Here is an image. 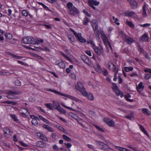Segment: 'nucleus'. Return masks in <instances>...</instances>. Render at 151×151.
<instances>
[{
  "mask_svg": "<svg viewBox=\"0 0 151 151\" xmlns=\"http://www.w3.org/2000/svg\"><path fill=\"white\" fill-rule=\"evenodd\" d=\"M91 44L93 45V48L98 55H100L101 54L104 53V49L102 46H101L100 48H99L97 46H96L94 43L91 42Z\"/></svg>",
  "mask_w": 151,
  "mask_h": 151,
  "instance_id": "4",
  "label": "nucleus"
},
{
  "mask_svg": "<svg viewBox=\"0 0 151 151\" xmlns=\"http://www.w3.org/2000/svg\"><path fill=\"white\" fill-rule=\"evenodd\" d=\"M63 138L66 141H71V139L70 137L65 134H63Z\"/></svg>",
  "mask_w": 151,
  "mask_h": 151,
  "instance_id": "52",
  "label": "nucleus"
},
{
  "mask_svg": "<svg viewBox=\"0 0 151 151\" xmlns=\"http://www.w3.org/2000/svg\"><path fill=\"white\" fill-rule=\"evenodd\" d=\"M106 144V145H107V149H109L110 150H113V148L114 147V146H116L109 141L107 142Z\"/></svg>",
  "mask_w": 151,
  "mask_h": 151,
  "instance_id": "24",
  "label": "nucleus"
},
{
  "mask_svg": "<svg viewBox=\"0 0 151 151\" xmlns=\"http://www.w3.org/2000/svg\"><path fill=\"white\" fill-rule=\"evenodd\" d=\"M101 36V37L103 42L106 47L109 45L111 50H112V47L110 42L109 41L106 35L103 31L100 32Z\"/></svg>",
  "mask_w": 151,
  "mask_h": 151,
  "instance_id": "3",
  "label": "nucleus"
},
{
  "mask_svg": "<svg viewBox=\"0 0 151 151\" xmlns=\"http://www.w3.org/2000/svg\"><path fill=\"white\" fill-rule=\"evenodd\" d=\"M126 23L130 27L132 28L134 27V25L130 21L127 20L126 21Z\"/></svg>",
  "mask_w": 151,
  "mask_h": 151,
  "instance_id": "46",
  "label": "nucleus"
},
{
  "mask_svg": "<svg viewBox=\"0 0 151 151\" xmlns=\"http://www.w3.org/2000/svg\"><path fill=\"white\" fill-rule=\"evenodd\" d=\"M58 129L60 130L63 131V132H64L65 133H67L66 131L64 128H63L62 127L59 126H58Z\"/></svg>",
  "mask_w": 151,
  "mask_h": 151,
  "instance_id": "53",
  "label": "nucleus"
},
{
  "mask_svg": "<svg viewBox=\"0 0 151 151\" xmlns=\"http://www.w3.org/2000/svg\"><path fill=\"white\" fill-rule=\"evenodd\" d=\"M75 89L78 91H79L82 94V93H84L85 91V89L83 87V84L81 82H78L77 85L75 86Z\"/></svg>",
  "mask_w": 151,
  "mask_h": 151,
  "instance_id": "8",
  "label": "nucleus"
},
{
  "mask_svg": "<svg viewBox=\"0 0 151 151\" xmlns=\"http://www.w3.org/2000/svg\"><path fill=\"white\" fill-rule=\"evenodd\" d=\"M10 55L13 58L17 59H20L22 58V57L21 56L14 55L13 54H12L11 53H10Z\"/></svg>",
  "mask_w": 151,
  "mask_h": 151,
  "instance_id": "58",
  "label": "nucleus"
},
{
  "mask_svg": "<svg viewBox=\"0 0 151 151\" xmlns=\"http://www.w3.org/2000/svg\"><path fill=\"white\" fill-rule=\"evenodd\" d=\"M94 127L97 129L98 131L99 132H104V130L102 129L99 127V126L96 125L94 124L93 125Z\"/></svg>",
  "mask_w": 151,
  "mask_h": 151,
  "instance_id": "49",
  "label": "nucleus"
},
{
  "mask_svg": "<svg viewBox=\"0 0 151 151\" xmlns=\"http://www.w3.org/2000/svg\"><path fill=\"white\" fill-rule=\"evenodd\" d=\"M102 73L105 76H107L108 75V72L106 68H103Z\"/></svg>",
  "mask_w": 151,
  "mask_h": 151,
  "instance_id": "54",
  "label": "nucleus"
},
{
  "mask_svg": "<svg viewBox=\"0 0 151 151\" xmlns=\"http://www.w3.org/2000/svg\"><path fill=\"white\" fill-rule=\"evenodd\" d=\"M147 8L146 7V6L145 5L143 6V9L142 11V16L144 17H146L147 16L146 13V10Z\"/></svg>",
  "mask_w": 151,
  "mask_h": 151,
  "instance_id": "35",
  "label": "nucleus"
},
{
  "mask_svg": "<svg viewBox=\"0 0 151 151\" xmlns=\"http://www.w3.org/2000/svg\"><path fill=\"white\" fill-rule=\"evenodd\" d=\"M112 88L116 95L119 94L120 91L119 90L118 87L115 83H112Z\"/></svg>",
  "mask_w": 151,
  "mask_h": 151,
  "instance_id": "22",
  "label": "nucleus"
},
{
  "mask_svg": "<svg viewBox=\"0 0 151 151\" xmlns=\"http://www.w3.org/2000/svg\"><path fill=\"white\" fill-rule=\"evenodd\" d=\"M4 134L6 136L9 135L10 134V130L7 128H5L3 129Z\"/></svg>",
  "mask_w": 151,
  "mask_h": 151,
  "instance_id": "37",
  "label": "nucleus"
},
{
  "mask_svg": "<svg viewBox=\"0 0 151 151\" xmlns=\"http://www.w3.org/2000/svg\"><path fill=\"white\" fill-rule=\"evenodd\" d=\"M52 105L53 109H54L57 110L60 106L59 102L55 101H53Z\"/></svg>",
  "mask_w": 151,
  "mask_h": 151,
  "instance_id": "25",
  "label": "nucleus"
},
{
  "mask_svg": "<svg viewBox=\"0 0 151 151\" xmlns=\"http://www.w3.org/2000/svg\"><path fill=\"white\" fill-rule=\"evenodd\" d=\"M81 58L83 61L86 64L89 65L91 64L92 63L91 62L89 61V60L87 58L86 56L84 55H82Z\"/></svg>",
  "mask_w": 151,
  "mask_h": 151,
  "instance_id": "23",
  "label": "nucleus"
},
{
  "mask_svg": "<svg viewBox=\"0 0 151 151\" xmlns=\"http://www.w3.org/2000/svg\"><path fill=\"white\" fill-rule=\"evenodd\" d=\"M67 6L69 10V12L70 14L74 15L78 13V11L76 8L73 6V4L71 2H69L67 4Z\"/></svg>",
  "mask_w": 151,
  "mask_h": 151,
  "instance_id": "1",
  "label": "nucleus"
},
{
  "mask_svg": "<svg viewBox=\"0 0 151 151\" xmlns=\"http://www.w3.org/2000/svg\"><path fill=\"white\" fill-rule=\"evenodd\" d=\"M20 144L23 146L25 147H28L29 146V145L24 143V142H23L22 141H20L19 142Z\"/></svg>",
  "mask_w": 151,
  "mask_h": 151,
  "instance_id": "61",
  "label": "nucleus"
},
{
  "mask_svg": "<svg viewBox=\"0 0 151 151\" xmlns=\"http://www.w3.org/2000/svg\"><path fill=\"white\" fill-rule=\"evenodd\" d=\"M89 22V19L87 17H85L84 19L83 23L84 25H87Z\"/></svg>",
  "mask_w": 151,
  "mask_h": 151,
  "instance_id": "56",
  "label": "nucleus"
},
{
  "mask_svg": "<svg viewBox=\"0 0 151 151\" xmlns=\"http://www.w3.org/2000/svg\"><path fill=\"white\" fill-rule=\"evenodd\" d=\"M142 111L143 113L146 114L148 115H150L151 114L150 112L146 108L143 109L142 110Z\"/></svg>",
  "mask_w": 151,
  "mask_h": 151,
  "instance_id": "39",
  "label": "nucleus"
},
{
  "mask_svg": "<svg viewBox=\"0 0 151 151\" xmlns=\"http://www.w3.org/2000/svg\"><path fill=\"white\" fill-rule=\"evenodd\" d=\"M82 95L86 97L88 99L90 100L93 101L94 100L93 95L91 93H88L85 91L84 93H82Z\"/></svg>",
  "mask_w": 151,
  "mask_h": 151,
  "instance_id": "13",
  "label": "nucleus"
},
{
  "mask_svg": "<svg viewBox=\"0 0 151 151\" xmlns=\"http://www.w3.org/2000/svg\"><path fill=\"white\" fill-rule=\"evenodd\" d=\"M91 25L93 27L95 34L97 35L99 32L98 27V22L96 19H94L91 21Z\"/></svg>",
  "mask_w": 151,
  "mask_h": 151,
  "instance_id": "6",
  "label": "nucleus"
},
{
  "mask_svg": "<svg viewBox=\"0 0 151 151\" xmlns=\"http://www.w3.org/2000/svg\"><path fill=\"white\" fill-rule=\"evenodd\" d=\"M35 40L31 37H24L22 40V43L24 44H30L34 42Z\"/></svg>",
  "mask_w": 151,
  "mask_h": 151,
  "instance_id": "7",
  "label": "nucleus"
},
{
  "mask_svg": "<svg viewBox=\"0 0 151 151\" xmlns=\"http://www.w3.org/2000/svg\"><path fill=\"white\" fill-rule=\"evenodd\" d=\"M36 143L37 146L41 147H44L46 146V144L42 141H38Z\"/></svg>",
  "mask_w": 151,
  "mask_h": 151,
  "instance_id": "29",
  "label": "nucleus"
},
{
  "mask_svg": "<svg viewBox=\"0 0 151 151\" xmlns=\"http://www.w3.org/2000/svg\"><path fill=\"white\" fill-rule=\"evenodd\" d=\"M45 105L46 106L47 108H48L49 109L51 110H53V108L52 106V104L50 103H46L45 104Z\"/></svg>",
  "mask_w": 151,
  "mask_h": 151,
  "instance_id": "48",
  "label": "nucleus"
},
{
  "mask_svg": "<svg viewBox=\"0 0 151 151\" xmlns=\"http://www.w3.org/2000/svg\"><path fill=\"white\" fill-rule=\"evenodd\" d=\"M60 95L64 96L65 98L64 99L65 100H66L68 99H70L77 103H81L82 102V101L81 100L75 97L72 96L68 95L67 94L61 93H60Z\"/></svg>",
  "mask_w": 151,
  "mask_h": 151,
  "instance_id": "2",
  "label": "nucleus"
},
{
  "mask_svg": "<svg viewBox=\"0 0 151 151\" xmlns=\"http://www.w3.org/2000/svg\"><path fill=\"white\" fill-rule=\"evenodd\" d=\"M69 115L70 116L76 120L77 119L78 117L76 114L72 112L69 113Z\"/></svg>",
  "mask_w": 151,
  "mask_h": 151,
  "instance_id": "44",
  "label": "nucleus"
},
{
  "mask_svg": "<svg viewBox=\"0 0 151 151\" xmlns=\"http://www.w3.org/2000/svg\"><path fill=\"white\" fill-rule=\"evenodd\" d=\"M104 122L109 126L113 127L114 126V123L110 119L105 118H104Z\"/></svg>",
  "mask_w": 151,
  "mask_h": 151,
  "instance_id": "17",
  "label": "nucleus"
},
{
  "mask_svg": "<svg viewBox=\"0 0 151 151\" xmlns=\"http://www.w3.org/2000/svg\"><path fill=\"white\" fill-rule=\"evenodd\" d=\"M38 116L40 119L42 120V121H44V122H45L46 123H47L48 124H50V125L51 124L50 122L48 120H47L46 119H45L42 116H40V115H39Z\"/></svg>",
  "mask_w": 151,
  "mask_h": 151,
  "instance_id": "36",
  "label": "nucleus"
},
{
  "mask_svg": "<svg viewBox=\"0 0 151 151\" xmlns=\"http://www.w3.org/2000/svg\"><path fill=\"white\" fill-rule=\"evenodd\" d=\"M40 5H42L43 7V8L46 9L47 10L49 11H51V10L48 7H47V6H46L42 3H40Z\"/></svg>",
  "mask_w": 151,
  "mask_h": 151,
  "instance_id": "55",
  "label": "nucleus"
},
{
  "mask_svg": "<svg viewBox=\"0 0 151 151\" xmlns=\"http://www.w3.org/2000/svg\"><path fill=\"white\" fill-rule=\"evenodd\" d=\"M54 151H58L59 150V148L57 146V145H54L53 147H52Z\"/></svg>",
  "mask_w": 151,
  "mask_h": 151,
  "instance_id": "60",
  "label": "nucleus"
},
{
  "mask_svg": "<svg viewBox=\"0 0 151 151\" xmlns=\"http://www.w3.org/2000/svg\"><path fill=\"white\" fill-rule=\"evenodd\" d=\"M88 3L89 6L94 10L96 9V8L94 5L98 6L100 4L99 1L94 0H88Z\"/></svg>",
  "mask_w": 151,
  "mask_h": 151,
  "instance_id": "12",
  "label": "nucleus"
},
{
  "mask_svg": "<svg viewBox=\"0 0 151 151\" xmlns=\"http://www.w3.org/2000/svg\"><path fill=\"white\" fill-rule=\"evenodd\" d=\"M148 37L147 35L146 34H145L142 37L141 40L142 41L145 42L148 40Z\"/></svg>",
  "mask_w": 151,
  "mask_h": 151,
  "instance_id": "45",
  "label": "nucleus"
},
{
  "mask_svg": "<svg viewBox=\"0 0 151 151\" xmlns=\"http://www.w3.org/2000/svg\"><path fill=\"white\" fill-rule=\"evenodd\" d=\"M74 35L78 40L81 42L84 43L86 42V40L81 36V33H77L75 31L72 30Z\"/></svg>",
  "mask_w": 151,
  "mask_h": 151,
  "instance_id": "10",
  "label": "nucleus"
},
{
  "mask_svg": "<svg viewBox=\"0 0 151 151\" xmlns=\"http://www.w3.org/2000/svg\"><path fill=\"white\" fill-rule=\"evenodd\" d=\"M130 4L133 9H136L137 7V4L134 0H133V1H132V2H130Z\"/></svg>",
  "mask_w": 151,
  "mask_h": 151,
  "instance_id": "33",
  "label": "nucleus"
},
{
  "mask_svg": "<svg viewBox=\"0 0 151 151\" xmlns=\"http://www.w3.org/2000/svg\"><path fill=\"white\" fill-rule=\"evenodd\" d=\"M60 114H65L66 113V111L63 108L60 106L57 110Z\"/></svg>",
  "mask_w": 151,
  "mask_h": 151,
  "instance_id": "41",
  "label": "nucleus"
},
{
  "mask_svg": "<svg viewBox=\"0 0 151 151\" xmlns=\"http://www.w3.org/2000/svg\"><path fill=\"white\" fill-rule=\"evenodd\" d=\"M96 144L100 149L102 150L107 149V145L103 142L98 141L96 142Z\"/></svg>",
  "mask_w": 151,
  "mask_h": 151,
  "instance_id": "18",
  "label": "nucleus"
},
{
  "mask_svg": "<svg viewBox=\"0 0 151 151\" xmlns=\"http://www.w3.org/2000/svg\"><path fill=\"white\" fill-rule=\"evenodd\" d=\"M133 67H125L124 68V70L127 72L132 71L133 70Z\"/></svg>",
  "mask_w": 151,
  "mask_h": 151,
  "instance_id": "51",
  "label": "nucleus"
},
{
  "mask_svg": "<svg viewBox=\"0 0 151 151\" xmlns=\"http://www.w3.org/2000/svg\"><path fill=\"white\" fill-rule=\"evenodd\" d=\"M37 135L42 140H46L47 139L46 137L41 133H38L37 134Z\"/></svg>",
  "mask_w": 151,
  "mask_h": 151,
  "instance_id": "34",
  "label": "nucleus"
},
{
  "mask_svg": "<svg viewBox=\"0 0 151 151\" xmlns=\"http://www.w3.org/2000/svg\"><path fill=\"white\" fill-rule=\"evenodd\" d=\"M42 127L45 129H47L48 131L53 132L54 130L53 129L50 127L46 124H44Z\"/></svg>",
  "mask_w": 151,
  "mask_h": 151,
  "instance_id": "30",
  "label": "nucleus"
},
{
  "mask_svg": "<svg viewBox=\"0 0 151 151\" xmlns=\"http://www.w3.org/2000/svg\"><path fill=\"white\" fill-rule=\"evenodd\" d=\"M109 67L110 70L113 71L115 72L116 70V67L112 63H109Z\"/></svg>",
  "mask_w": 151,
  "mask_h": 151,
  "instance_id": "26",
  "label": "nucleus"
},
{
  "mask_svg": "<svg viewBox=\"0 0 151 151\" xmlns=\"http://www.w3.org/2000/svg\"><path fill=\"white\" fill-rule=\"evenodd\" d=\"M6 37L8 39H11L12 37V35L10 33H6L5 34Z\"/></svg>",
  "mask_w": 151,
  "mask_h": 151,
  "instance_id": "50",
  "label": "nucleus"
},
{
  "mask_svg": "<svg viewBox=\"0 0 151 151\" xmlns=\"http://www.w3.org/2000/svg\"><path fill=\"white\" fill-rule=\"evenodd\" d=\"M95 70L97 72H100L101 70V68L100 65L98 63H96L94 66Z\"/></svg>",
  "mask_w": 151,
  "mask_h": 151,
  "instance_id": "28",
  "label": "nucleus"
},
{
  "mask_svg": "<svg viewBox=\"0 0 151 151\" xmlns=\"http://www.w3.org/2000/svg\"><path fill=\"white\" fill-rule=\"evenodd\" d=\"M150 24L149 23H146L143 24H139V25L142 27H147L150 26Z\"/></svg>",
  "mask_w": 151,
  "mask_h": 151,
  "instance_id": "59",
  "label": "nucleus"
},
{
  "mask_svg": "<svg viewBox=\"0 0 151 151\" xmlns=\"http://www.w3.org/2000/svg\"><path fill=\"white\" fill-rule=\"evenodd\" d=\"M15 83L16 86H19L21 85V83L20 81L18 80H16L15 81Z\"/></svg>",
  "mask_w": 151,
  "mask_h": 151,
  "instance_id": "62",
  "label": "nucleus"
},
{
  "mask_svg": "<svg viewBox=\"0 0 151 151\" xmlns=\"http://www.w3.org/2000/svg\"><path fill=\"white\" fill-rule=\"evenodd\" d=\"M144 86L142 82H140L138 85H136V88L138 93L141 94H143L141 93V91L143 89ZM143 95V94H142Z\"/></svg>",
  "mask_w": 151,
  "mask_h": 151,
  "instance_id": "21",
  "label": "nucleus"
},
{
  "mask_svg": "<svg viewBox=\"0 0 151 151\" xmlns=\"http://www.w3.org/2000/svg\"><path fill=\"white\" fill-rule=\"evenodd\" d=\"M151 75L149 74H145V78L146 80H148L150 78Z\"/></svg>",
  "mask_w": 151,
  "mask_h": 151,
  "instance_id": "64",
  "label": "nucleus"
},
{
  "mask_svg": "<svg viewBox=\"0 0 151 151\" xmlns=\"http://www.w3.org/2000/svg\"><path fill=\"white\" fill-rule=\"evenodd\" d=\"M114 148L116 150L119 151H126L127 149L122 147H120L118 146H114Z\"/></svg>",
  "mask_w": 151,
  "mask_h": 151,
  "instance_id": "38",
  "label": "nucleus"
},
{
  "mask_svg": "<svg viewBox=\"0 0 151 151\" xmlns=\"http://www.w3.org/2000/svg\"><path fill=\"white\" fill-rule=\"evenodd\" d=\"M124 15L125 16H128L133 18H135L137 17L136 14L133 12L127 11L125 12Z\"/></svg>",
  "mask_w": 151,
  "mask_h": 151,
  "instance_id": "15",
  "label": "nucleus"
},
{
  "mask_svg": "<svg viewBox=\"0 0 151 151\" xmlns=\"http://www.w3.org/2000/svg\"><path fill=\"white\" fill-rule=\"evenodd\" d=\"M20 113L22 115H26L28 114V112L27 110L25 109H22L20 110Z\"/></svg>",
  "mask_w": 151,
  "mask_h": 151,
  "instance_id": "43",
  "label": "nucleus"
},
{
  "mask_svg": "<svg viewBox=\"0 0 151 151\" xmlns=\"http://www.w3.org/2000/svg\"><path fill=\"white\" fill-rule=\"evenodd\" d=\"M26 48L29 50H34L36 51H41V50H43L45 51H49L50 50L49 48L47 47H45L44 49L41 47H26Z\"/></svg>",
  "mask_w": 151,
  "mask_h": 151,
  "instance_id": "11",
  "label": "nucleus"
},
{
  "mask_svg": "<svg viewBox=\"0 0 151 151\" xmlns=\"http://www.w3.org/2000/svg\"><path fill=\"white\" fill-rule=\"evenodd\" d=\"M131 97V96L129 94H127V95L124 96V98L126 100L130 102H132L134 101L132 100L129 99V98Z\"/></svg>",
  "mask_w": 151,
  "mask_h": 151,
  "instance_id": "40",
  "label": "nucleus"
},
{
  "mask_svg": "<svg viewBox=\"0 0 151 151\" xmlns=\"http://www.w3.org/2000/svg\"><path fill=\"white\" fill-rule=\"evenodd\" d=\"M61 54L63 56L70 61L71 62L72 60H74L76 62L77 61V60L72 55L70 54L67 55L63 52H61Z\"/></svg>",
  "mask_w": 151,
  "mask_h": 151,
  "instance_id": "14",
  "label": "nucleus"
},
{
  "mask_svg": "<svg viewBox=\"0 0 151 151\" xmlns=\"http://www.w3.org/2000/svg\"><path fill=\"white\" fill-rule=\"evenodd\" d=\"M47 90L49 91H50L54 93L57 94H59L60 95L61 92L55 90L51 89V88H48L47 89Z\"/></svg>",
  "mask_w": 151,
  "mask_h": 151,
  "instance_id": "42",
  "label": "nucleus"
},
{
  "mask_svg": "<svg viewBox=\"0 0 151 151\" xmlns=\"http://www.w3.org/2000/svg\"><path fill=\"white\" fill-rule=\"evenodd\" d=\"M5 93L8 95L6 97L9 99H15L14 95L19 93V92L17 91H6Z\"/></svg>",
  "mask_w": 151,
  "mask_h": 151,
  "instance_id": "9",
  "label": "nucleus"
},
{
  "mask_svg": "<svg viewBox=\"0 0 151 151\" xmlns=\"http://www.w3.org/2000/svg\"><path fill=\"white\" fill-rule=\"evenodd\" d=\"M139 127L140 129L144 133V134L146 135L148 138L150 137L149 135L147 132L146 131V130L145 129V128L142 126L141 125H139Z\"/></svg>",
  "mask_w": 151,
  "mask_h": 151,
  "instance_id": "27",
  "label": "nucleus"
},
{
  "mask_svg": "<svg viewBox=\"0 0 151 151\" xmlns=\"http://www.w3.org/2000/svg\"><path fill=\"white\" fill-rule=\"evenodd\" d=\"M68 37L72 43L73 44V42H75V38L72 35L70 34H69Z\"/></svg>",
  "mask_w": 151,
  "mask_h": 151,
  "instance_id": "32",
  "label": "nucleus"
},
{
  "mask_svg": "<svg viewBox=\"0 0 151 151\" xmlns=\"http://www.w3.org/2000/svg\"><path fill=\"white\" fill-rule=\"evenodd\" d=\"M55 65H58L60 68L64 69L65 68V65L64 62L62 60H57L55 62Z\"/></svg>",
  "mask_w": 151,
  "mask_h": 151,
  "instance_id": "16",
  "label": "nucleus"
},
{
  "mask_svg": "<svg viewBox=\"0 0 151 151\" xmlns=\"http://www.w3.org/2000/svg\"><path fill=\"white\" fill-rule=\"evenodd\" d=\"M96 144L100 149L102 150L107 149V145L103 142L98 141L96 142Z\"/></svg>",
  "mask_w": 151,
  "mask_h": 151,
  "instance_id": "19",
  "label": "nucleus"
},
{
  "mask_svg": "<svg viewBox=\"0 0 151 151\" xmlns=\"http://www.w3.org/2000/svg\"><path fill=\"white\" fill-rule=\"evenodd\" d=\"M30 117L32 119V124L35 126H37L38 124V122H37V120H38V118L33 115H30Z\"/></svg>",
  "mask_w": 151,
  "mask_h": 151,
  "instance_id": "20",
  "label": "nucleus"
},
{
  "mask_svg": "<svg viewBox=\"0 0 151 151\" xmlns=\"http://www.w3.org/2000/svg\"><path fill=\"white\" fill-rule=\"evenodd\" d=\"M88 147L89 148L95 151H96V148H95L93 145L90 144H88Z\"/></svg>",
  "mask_w": 151,
  "mask_h": 151,
  "instance_id": "63",
  "label": "nucleus"
},
{
  "mask_svg": "<svg viewBox=\"0 0 151 151\" xmlns=\"http://www.w3.org/2000/svg\"><path fill=\"white\" fill-rule=\"evenodd\" d=\"M113 19L114 20V22L117 25H119L120 23L118 22V19L117 18H115L114 16L112 17Z\"/></svg>",
  "mask_w": 151,
  "mask_h": 151,
  "instance_id": "57",
  "label": "nucleus"
},
{
  "mask_svg": "<svg viewBox=\"0 0 151 151\" xmlns=\"http://www.w3.org/2000/svg\"><path fill=\"white\" fill-rule=\"evenodd\" d=\"M77 121L78 123L81 125L82 127H84L85 124L86 122L83 119L79 118L78 119H77Z\"/></svg>",
  "mask_w": 151,
  "mask_h": 151,
  "instance_id": "31",
  "label": "nucleus"
},
{
  "mask_svg": "<svg viewBox=\"0 0 151 151\" xmlns=\"http://www.w3.org/2000/svg\"><path fill=\"white\" fill-rule=\"evenodd\" d=\"M119 35L122 36L124 40L127 41L129 44H131L134 41L132 38L126 36L125 34L122 31H120L119 32Z\"/></svg>",
  "mask_w": 151,
  "mask_h": 151,
  "instance_id": "5",
  "label": "nucleus"
},
{
  "mask_svg": "<svg viewBox=\"0 0 151 151\" xmlns=\"http://www.w3.org/2000/svg\"><path fill=\"white\" fill-rule=\"evenodd\" d=\"M9 115L14 121H18L17 117L15 115L11 114H10Z\"/></svg>",
  "mask_w": 151,
  "mask_h": 151,
  "instance_id": "47",
  "label": "nucleus"
}]
</instances>
